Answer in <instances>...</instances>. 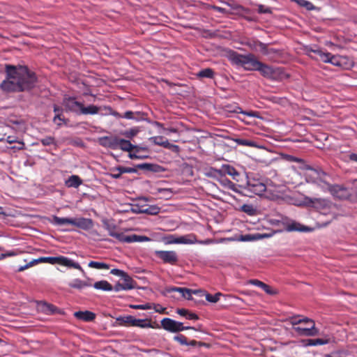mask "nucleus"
Returning <instances> with one entry per match:
<instances>
[{
  "instance_id": "nucleus-1",
  "label": "nucleus",
  "mask_w": 357,
  "mask_h": 357,
  "mask_svg": "<svg viewBox=\"0 0 357 357\" xmlns=\"http://www.w3.org/2000/svg\"><path fill=\"white\" fill-rule=\"evenodd\" d=\"M228 59L233 65L241 66L248 71H259L263 77L271 80H281L286 76L283 68L264 64L250 53L241 54L235 51H231Z\"/></svg>"
},
{
  "instance_id": "nucleus-2",
  "label": "nucleus",
  "mask_w": 357,
  "mask_h": 357,
  "mask_svg": "<svg viewBox=\"0 0 357 357\" xmlns=\"http://www.w3.org/2000/svg\"><path fill=\"white\" fill-rule=\"evenodd\" d=\"M6 79L1 84V88L8 92L24 91L33 89L37 78L34 73L24 66H6Z\"/></svg>"
},
{
  "instance_id": "nucleus-3",
  "label": "nucleus",
  "mask_w": 357,
  "mask_h": 357,
  "mask_svg": "<svg viewBox=\"0 0 357 357\" xmlns=\"http://www.w3.org/2000/svg\"><path fill=\"white\" fill-rule=\"evenodd\" d=\"M329 176L321 169L314 168V183L320 186L324 190H328L333 197L352 202V195L350 187H345L342 185H330L328 183Z\"/></svg>"
},
{
  "instance_id": "nucleus-4",
  "label": "nucleus",
  "mask_w": 357,
  "mask_h": 357,
  "mask_svg": "<svg viewBox=\"0 0 357 357\" xmlns=\"http://www.w3.org/2000/svg\"><path fill=\"white\" fill-rule=\"evenodd\" d=\"M40 262L48 263L52 265L60 264L68 268H74L75 269L79 270L83 273H84V270L78 262H76L73 259L64 256L41 257L38 259H34L24 265L19 266L17 268V271L22 272L29 268V267Z\"/></svg>"
},
{
  "instance_id": "nucleus-5",
  "label": "nucleus",
  "mask_w": 357,
  "mask_h": 357,
  "mask_svg": "<svg viewBox=\"0 0 357 357\" xmlns=\"http://www.w3.org/2000/svg\"><path fill=\"white\" fill-rule=\"evenodd\" d=\"M332 204L326 199H314V213H317L316 220L318 227L327 225L331 220Z\"/></svg>"
},
{
  "instance_id": "nucleus-6",
  "label": "nucleus",
  "mask_w": 357,
  "mask_h": 357,
  "mask_svg": "<svg viewBox=\"0 0 357 357\" xmlns=\"http://www.w3.org/2000/svg\"><path fill=\"white\" fill-rule=\"evenodd\" d=\"M50 222L54 226L71 225L83 230H89L93 226V220L86 218H60L53 215Z\"/></svg>"
},
{
  "instance_id": "nucleus-7",
  "label": "nucleus",
  "mask_w": 357,
  "mask_h": 357,
  "mask_svg": "<svg viewBox=\"0 0 357 357\" xmlns=\"http://www.w3.org/2000/svg\"><path fill=\"white\" fill-rule=\"evenodd\" d=\"M281 224L284 227V230L287 232L298 231L307 233L312 231V227L302 225L288 217H283L281 220Z\"/></svg>"
},
{
  "instance_id": "nucleus-8",
  "label": "nucleus",
  "mask_w": 357,
  "mask_h": 357,
  "mask_svg": "<svg viewBox=\"0 0 357 357\" xmlns=\"http://www.w3.org/2000/svg\"><path fill=\"white\" fill-rule=\"evenodd\" d=\"M161 326L165 331L171 333H178L189 329L195 330L194 327L184 326L182 322L167 317L163 318L161 320Z\"/></svg>"
},
{
  "instance_id": "nucleus-9",
  "label": "nucleus",
  "mask_w": 357,
  "mask_h": 357,
  "mask_svg": "<svg viewBox=\"0 0 357 357\" xmlns=\"http://www.w3.org/2000/svg\"><path fill=\"white\" fill-rule=\"evenodd\" d=\"M314 54H316V59H319L326 63H331L335 66H342L344 59L340 56L333 55L331 53H324L321 50H314Z\"/></svg>"
},
{
  "instance_id": "nucleus-10",
  "label": "nucleus",
  "mask_w": 357,
  "mask_h": 357,
  "mask_svg": "<svg viewBox=\"0 0 357 357\" xmlns=\"http://www.w3.org/2000/svg\"><path fill=\"white\" fill-rule=\"evenodd\" d=\"M112 236L117 239L121 243H135V242H148L151 241V238L142 235H125L122 232H117V234H112Z\"/></svg>"
},
{
  "instance_id": "nucleus-11",
  "label": "nucleus",
  "mask_w": 357,
  "mask_h": 357,
  "mask_svg": "<svg viewBox=\"0 0 357 357\" xmlns=\"http://www.w3.org/2000/svg\"><path fill=\"white\" fill-rule=\"evenodd\" d=\"M247 190L254 193L256 195L261 196L266 190V185L259 179H255L248 177L246 186Z\"/></svg>"
},
{
  "instance_id": "nucleus-12",
  "label": "nucleus",
  "mask_w": 357,
  "mask_h": 357,
  "mask_svg": "<svg viewBox=\"0 0 357 357\" xmlns=\"http://www.w3.org/2000/svg\"><path fill=\"white\" fill-rule=\"evenodd\" d=\"M63 106L66 112H71L80 114L82 103L77 101L74 97H68L63 99Z\"/></svg>"
},
{
  "instance_id": "nucleus-13",
  "label": "nucleus",
  "mask_w": 357,
  "mask_h": 357,
  "mask_svg": "<svg viewBox=\"0 0 357 357\" xmlns=\"http://www.w3.org/2000/svg\"><path fill=\"white\" fill-rule=\"evenodd\" d=\"M155 255L158 258L162 259L164 263L173 265L178 261V255L175 251L158 250L155 251Z\"/></svg>"
},
{
  "instance_id": "nucleus-14",
  "label": "nucleus",
  "mask_w": 357,
  "mask_h": 357,
  "mask_svg": "<svg viewBox=\"0 0 357 357\" xmlns=\"http://www.w3.org/2000/svg\"><path fill=\"white\" fill-rule=\"evenodd\" d=\"M149 140L155 145H158L166 149H172L175 152H178L179 151L178 146L169 143L168 139H165L162 136L151 137L149 138Z\"/></svg>"
},
{
  "instance_id": "nucleus-15",
  "label": "nucleus",
  "mask_w": 357,
  "mask_h": 357,
  "mask_svg": "<svg viewBox=\"0 0 357 357\" xmlns=\"http://www.w3.org/2000/svg\"><path fill=\"white\" fill-rule=\"evenodd\" d=\"M317 333L318 331L314 326V347L335 342V337L331 334H324L320 337H314L317 335Z\"/></svg>"
},
{
  "instance_id": "nucleus-16",
  "label": "nucleus",
  "mask_w": 357,
  "mask_h": 357,
  "mask_svg": "<svg viewBox=\"0 0 357 357\" xmlns=\"http://www.w3.org/2000/svg\"><path fill=\"white\" fill-rule=\"evenodd\" d=\"M220 297H224L226 301L227 300L241 301H243L241 298H240L239 297H237L236 296L225 295L220 292H217L216 294H215L213 295L208 294V293L205 294L206 300L208 302L213 303H217L220 300Z\"/></svg>"
},
{
  "instance_id": "nucleus-17",
  "label": "nucleus",
  "mask_w": 357,
  "mask_h": 357,
  "mask_svg": "<svg viewBox=\"0 0 357 357\" xmlns=\"http://www.w3.org/2000/svg\"><path fill=\"white\" fill-rule=\"evenodd\" d=\"M119 139L117 137L105 136L99 139V144L103 147L117 150Z\"/></svg>"
},
{
  "instance_id": "nucleus-18",
  "label": "nucleus",
  "mask_w": 357,
  "mask_h": 357,
  "mask_svg": "<svg viewBox=\"0 0 357 357\" xmlns=\"http://www.w3.org/2000/svg\"><path fill=\"white\" fill-rule=\"evenodd\" d=\"M136 167L142 170L155 173L160 172L163 169V168L158 164L146 162L138 164L136 165Z\"/></svg>"
},
{
  "instance_id": "nucleus-19",
  "label": "nucleus",
  "mask_w": 357,
  "mask_h": 357,
  "mask_svg": "<svg viewBox=\"0 0 357 357\" xmlns=\"http://www.w3.org/2000/svg\"><path fill=\"white\" fill-rule=\"evenodd\" d=\"M74 317L77 319L89 322L95 319L96 314L89 310L77 311L74 313Z\"/></svg>"
},
{
  "instance_id": "nucleus-20",
  "label": "nucleus",
  "mask_w": 357,
  "mask_h": 357,
  "mask_svg": "<svg viewBox=\"0 0 357 357\" xmlns=\"http://www.w3.org/2000/svg\"><path fill=\"white\" fill-rule=\"evenodd\" d=\"M197 242V236L194 234L178 236L177 244L192 245Z\"/></svg>"
},
{
  "instance_id": "nucleus-21",
  "label": "nucleus",
  "mask_w": 357,
  "mask_h": 357,
  "mask_svg": "<svg viewBox=\"0 0 357 357\" xmlns=\"http://www.w3.org/2000/svg\"><path fill=\"white\" fill-rule=\"evenodd\" d=\"M218 183L225 189L231 190L236 193H241L240 190H238V188L241 186L234 183L226 176L220 180Z\"/></svg>"
},
{
  "instance_id": "nucleus-22",
  "label": "nucleus",
  "mask_w": 357,
  "mask_h": 357,
  "mask_svg": "<svg viewBox=\"0 0 357 357\" xmlns=\"http://www.w3.org/2000/svg\"><path fill=\"white\" fill-rule=\"evenodd\" d=\"M225 139L232 140L239 146H246L250 147H257V143L253 140H250L244 138H232L229 136L225 137Z\"/></svg>"
},
{
  "instance_id": "nucleus-23",
  "label": "nucleus",
  "mask_w": 357,
  "mask_h": 357,
  "mask_svg": "<svg viewBox=\"0 0 357 357\" xmlns=\"http://www.w3.org/2000/svg\"><path fill=\"white\" fill-rule=\"evenodd\" d=\"M122 119H132L135 121H142L146 120L144 117V114L137 112H133L132 111H126L123 115Z\"/></svg>"
},
{
  "instance_id": "nucleus-24",
  "label": "nucleus",
  "mask_w": 357,
  "mask_h": 357,
  "mask_svg": "<svg viewBox=\"0 0 357 357\" xmlns=\"http://www.w3.org/2000/svg\"><path fill=\"white\" fill-rule=\"evenodd\" d=\"M82 183V180L77 175H72L65 181V185L68 188H78Z\"/></svg>"
},
{
  "instance_id": "nucleus-25",
  "label": "nucleus",
  "mask_w": 357,
  "mask_h": 357,
  "mask_svg": "<svg viewBox=\"0 0 357 357\" xmlns=\"http://www.w3.org/2000/svg\"><path fill=\"white\" fill-rule=\"evenodd\" d=\"M246 46H248L250 49L254 51H259L264 47V43L255 39H248L245 43Z\"/></svg>"
},
{
  "instance_id": "nucleus-26",
  "label": "nucleus",
  "mask_w": 357,
  "mask_h": 357,
  "mask_svg": "<svg viewBox=\"0 0 357 357\" xmlns=\"http://www.w3.org/2000/svg\"><path fill=\"white\" fill-rule=\"evenodd\" d=\"M327 139L326 134L317 131L314 133V147L321 149V145H324L323 142L327 140Z\"/></svg>"
},
{
  "instance_id": "nucleus-27",
  "label": "nucleus",
  "mask_w": 357,
  "mask_h": 357,
  "mask_svg": "<svg viewBox=\"0 0 357 357\" xmlns=\"http://www.w3.org/2000/svg\"><path fill=\"white\" fill-rule=\"evenodd\" d=\"M261 53L270 59H273L275 56L280 55L281 51L275 48H268V45L264 43V47L261 49Z\"/></svg>"
},
{
  "instance_id": "nucleus-28",
  "label": "nucleus",
  "mask_w": 357,
  "mask_h": 357,
  "mask_svg": "<svg viewBox=\"0 0 357 357\" xmlns=\"http://www.w3.org/2000/svg\"><path fill=\"white\" fill-rule=\"evenodd\" d=\"M133 147H135L130 140L119 138L118 142V149H121L123 151L130 152L133 150Z\"/></svg>"
},
{
  "instance_id": "nucleus-29",
  "label": "nucleus",
  "mask_w": 357,
  "mask_h": 357,
  "mask_svg": "<svg viewBox=\"0 0 357 357\" xmlns=\"http://www.w3.org/2000/svg\"><path fill=\"white\" fill-rule=\"evenodd\" d=\"M93 287L96 289L102 290L105 291H111L113 290V287L112 286V284L106 280H100L96 282L93 284Z\"/></svg>"
},
{
  "instance_id": "nucleus-30",
  "label": "nucleus",
  "mask_w": 357,
  "mask_h": 357,
  "mask_svg": "<svg viewBox=\"0 0 357 357\" xmlns=\"http://www.w3.org/2000/svg\"><path fill=\"white\" fill-rule=\"evenodd\" d=\"M69 286L72 288L77 289H82L84 287H91V284L87 281H84L80 279H74L73 281H71L69 283Z\"/></svg>"
},
{
  "instance_id": "nucleus-31",
  "label": "nucleus",
  "mask_w": 357,
  "mask_h": 357,
  "mask_svg": "<svg viewBox=\"0 0 357 357\" xmlns=\"http://www.w3.org/2000/svg\"><path fill=\"white\" fill-rule=\"evenodd\" d=\"M123 281V284L124 285L126 290L134 289L136 287L137 282L126 273L125 276L122 278Z\"/></svg>"
},
{
  "instance_id": "nucleus-32",
  "label": "nucleus",
  "mask_w": 357,
  "mask_h": 357,
  "mask_svg": "<svg viewBox=\"0 0 357 357\" xmlns=\"http://www.w3.org/2000/svg\"><path fill=\"white\" fill-rule=\"evenodd\" d=\"M160 208L157 205H151L146 208L139 209L138 213H146L149 215H157L160 213Z\"/></svg>"
},
{
  "instance_id": "nucleus-33",
  "label": "nucleus",
  "mask_w": 357,
  "mask_h": 357,
  "mask_svg": "<svg viewBox=\"0 0 357 357\" xmlns=\"http://www.w3.org/2000/svg\"><path fill=\"white\" fill-rule=\"evenodd\" d=\"M99 107L94 105H89L87 107L82 106L80 114H96L98 113Z\"/></svg>"
},
{
  "instance_id": "nucleus-34",
  "label": "nucleus",
  "mask_w": 357,
  "mask_h": 357,
  "mask_svg": "<svg viewBox=\"0 0 357 357\" xmlns=\"http://www.w3.org/2000/svg\"><path fill=\"white\" fill-rule=\"evenodd\" d=\"M227 174L231 176V178L237 182L240 181V173L234 167L227 164H226V175Z\"/></svg>"
},
{
  "instance_id": "nucleus-35",
  "label": "nucleus",
  "mask_w": 357,
  "mask_h": 357,
  "mask_svg": "<svg viewBox=\"0 0 357 357\" xmlns=\"http://www.w3.org/2000/svg\"><path fill=\"white\" fill-rule=\"evenodd\" d=\"M249 283L252 284V285H254V286L260 287L266 293H267L268 294H273V292H272V291L271 289V287L268 284L264 283L263 282H261L260 280H256V279L250 280L249 281Z\"/></svg>"
},
{
  "instance_id": "nucleus-36",
  "label": "nucleus",
  "mask_w": 357,
  "mask_h": 357,
  "mask_svg": "<svg viewBox=\"0 0 357 357\" xmlns=\"http://www.w3.org/2000/svg\"><path fill=\"white\" fill-rule=\"evenodd\" d=\"M214 75L215 73L213 70L210 68L202 69L196 74V76L199 78L213 79Z\"/></svg>"
},
{
  "instance_id": "nucleus-37",
  "label": "nucleus",
  "mask_w": 357,
  "mask_h": 357,
  "mask_svg": "<svg viewBox=\"0 0 357 357\" xmlns=\"http://www.w3.org/2000/svg\"><path fill=\"white\" fill-rule=\"evenodd\" d=\"M294 331L301 336H312V326L310 328H302V326H294Z\"/></svg>"
},
{
  "instance_id": "nucleus-38",
  "label": "nucleus",
  "mask_w": 357,
  "mask_h": 357,
  "mask_svg": "<svg viewBox=\"0 0 357 357\" xmlns=\"http://www.w3.org/2000/svg\"><path fill=\"white\" fill-rule=\"evenodd\" d=\"M141 131V128L138 126H135L129 130H124L121 132V135L128 139H132L135 137L139 132Z\"/></svg>"
},
{
  "instance_id": "nucleus-39",
  "label": "nucleus",
  "mask_w": 357,
  "mask_h": 357,
  "mask_svg": "<svg viewBox=\"0 0 357 357\" xmlns=\"http://www.w3.org/2000/svg\"><path fill=\"white\" fill-rule=\"evenodd\" d=\"M137 319L132 315L120 316L116 318V321H119L121 324H128L132 326H135Z\"/></svg>"
},
{
  "instance_id": "nucleus-40",
  "label": "nucleus",
  "mask_w": 357,
  "mask_h": 357,
  "mask_svg": "<svg viewBox=\"0 0 357 357\" xmlns=\"http://www.w3.org/2000/svg\"><path fill=\"white\" fill-rule=\"evenodd\" d=\"M165 291L167 293L179 292L182 297H186V294H189V289L185 287H172L166 288Z\"/></svg>"
},
{
  "instance_id": "nucleus-41",
  "label": "nucleus",
  "mask_w": 357,
  "mask_h": 357,
  "mask_svg": "<svg viewBox=\"0 0 357 357\" xmlns=\"http://www.w3.org/2000/svg\"><path fill=\"white\" fill-rule=\"evenodd\" d=\"M89 267L90 268H96V269H109V265L106 264V263H104V262H100V261H91L89 264H88Z\"/></svg>"
},
{
  "instance_id": "nucleus-42",
  "label": "nucleus",
  "mask_w": 357,
  "mask_h": 357,
  "mask_svg": "<svg viewBox=\"0 0 357 357\" xmlns=\"http://www.w3.org/2000/svg\"><path fill=\"white\" fill-rule=\"evenodd\" d=\"M137 167H123V166H118V167H116L114 168L113 171L114 172H120L122 174H124V173H129V174H131V173H137Z\"/></svg>"
},
{
  "instance_id": "nucleus-43",
  "label": "nucleus",
  "mask_w": 357,
  "mask_h": 357,
  "mask_svg": "<svg viewBox=\"0 0 357 357\" xmlns=\"http://www.w3.org/2000/svg\"><path fill=\"white\" fill-rule=\"evenodd\" d=\"M135 326L141 328H153L152 324L148 319H137Z\"/></svg>"
},
{
  "instance_id": "nucleus-44",
  "label": "nucleus",
  "mask_w": 357,
  "mask_h": 357,
  "mask_svg": "<svg viewBox=\"0 0 357 357\" xmlns=\"http://www.w3.org/2000/svg\"><path fill=\"white\" fill-rule=\"evenodd\" d=\"M44 310L47 313L51 314L60 312V310L58 307H56L54 305L46 303L44 304Z\"/></svg>"
},
{
  "instance_id": "nucleus-45",
  "label": "nucleus",
  "mask_w": 357,
  "mask_h": 357,
  "mask_svg": "<svg viewBox=\"0 0 357 357\" xmlns=\"http://www.w3.org/2000/svg\"><path fill=\"white\" fill-rule=\"evenodd\" d=\"M257 6V13L259 14H271L272 10L270 7L265 6L262 4L257 3L255 4Z\"/></svg>"
},
{
  "instance_id": "nucleus-46",
  "label": "nucleus",
  "mask_w": 357,
  "mask_h": 357,
  "mask_svg": "<svg viewBox=\"0 0 357 357\" xmlns=\"http://www.w3.org/2000/svg\"><path fill=\"white\" fill-rule=\"evenodd\" d=\"M218 178V182L226 176V164L222 165L220 169H216L215 172Z\"/></svg>"
},
{
  "instance_id": "nucleus-47",
  "label": "nucleus",
  "mask_w": 357,
  "mask_h": 357,
  "mask_svg": "<svg viewBox=\"0 0 357 357\" xmlns=\"http://www.w3.org/2000/svg\"><path fill=\"white\" fill-rule=\"evenodd\" d=\"M237 111L239 114H243L249 117H257L259 118L257 112L253 111H243L241 107H236Z\"/></svg>"
},
{
  "instance_id": "nucleus-48",
  "label": "nucleus",
  "mask_w": 357,
  "mask_h": 357,
  "mask_svg": "<svg viewBox=\"0 0 357 357\" xmlns=\"http://www.w3.org/2000/svg\"><path fill=\"white\" fill-rule=\"evenodd\" d=\"M241 209L243 212L250 215H254L256 211L254 206L251 204H243Z\"/></svg>"
},
{
  "instance_id": "nucleus-49",
  "label": "nucleus",
  "mask_w": 357,
  "mask_h": 357,
  "mask_svg": "<svg viewBox=\"0 0 357 357\" xmlns=\"http://www.w3.org/2000/svg\"><path fill=\"white\" fill-rule=\"evenodd\" d=\"M300 6L305 8L307 10H312V3L307 0H294Z\"/></svg>"
},
{
  "instance_id": "nucleus-50",
  "label": "nucleus",
  "mask_w": 357,
  "mask_h": 357,
  "mask_svg": "<svg viewBox=\"0 0 357 357\" xmlns=\"http://www.w3.org/2000/svg\"><path fill=\"white\" fill-rule=\"evenodd\" d=\"M350 190L351 193H353L352 202L357 201V179L353 181L351 186L350 187Z\"/></svg>"
},
{
  "instance_id": "nucleus-51",
  "label": "nucleus",
  "mask_w": 357,
  "mask_h": 357,
  "mask_svg": "<svg viewBox=\"0 0 357 357\" xmlns=\"http://www.w3.org/2000/svg\"><path fill=\"white\" fill-rule=\"evenodd\" d=\"M348 355V351L344 349L334 351L330 354L328 357H345Z\"/></svg>"
},
{
  "instance_id": "nucleus-52",
  "label": "nucleus",
  "mask_w": 357,
  "mask_h": 357,
  "mask_svg": "<svg viewBox=\"0 0 357 357\" xmlns=\"http://www.w3.org/2000/svg\"><path fill=\"white\" fill-rule=\"evenodd\" d=\"M309 321H312V320L307 318L301 319L300 317H293L291 321L292 325L294 326Z\"/></svg>"
},
{
  "instance_id": "nucleus-53",
  "label": "nucleus",
  "mask_w": 357,
  "mask_h": 357,
  "mask_svg": "<svg viewBox=\"0 0 357 357\" xmlns=\"http://www.w3.org/2000/svg\"><path fill=\"white\" fill-rule=\"evenodd\" d=\"M174 340L179 342L181 345H185V346L188 345V342L187 340V338L185 337V336H184L182 334H178L177 335H175L174 337Z\"/></svg>"
},
{
  "instance_id": "nucleus-54",
  "label": "nucleus",
  "mask_w": 357,
  "mask_h": 357,
  "mask_svg": "<svg viewBox=\"0 0 357 357\" xmlns=\"http://www.w3.org/2000/svg\"><path fill=\"white\" fill-rule=\"evenodd\" d=\"M178 237L174 235H168L164 238V241L167 244H177Z\"/></svg>"
},
{
  "instance_id": "nucleus-55",
  "label": "nucleus",
  "mask_w": 357,
  "mask_h": 357,
  "mask_svg": "<svg viewBox=\"0 0 357 357\" xmlns=\"http://www.w3.org/2000/svg\"><path fill=\"white\" fill-rule=\"evenodd\" d=\"M43 146H50L55 143V139L53 137H46L40 140Z\"/></svg>"
},
{
  "instance_id": "nucleus-56",
  "label": "nucleus",
  "mask_w": 357,
  "mask_h": 357,
  "mask_svg": "<svg viewBox=\"0 0 357 357\" xmlns=\"http://www.w3.org/2000/svg\"><path fill=\"white\" fill-rule=\"evenodd\" d=\"M130 308L135 310H150L151 306L149 303H146L144 305H130Z\"/></svg>"
},
{
  "instance_id": "nucleus-57",
  "label": "nucleus",
  "mask_w": 357,
  "mask_h": 357,
  "mask_svg": "<svg viewBox=\"0 0 357 357\" xmlns=\"http://www.w3.org/2000/svg\"><path fill=\"white\" fill-rule=\"evenodd\" d=\"M172 190L169 188H157L155 194H163L165 197H170L172 195Z\"/></svg>"
},
{
  "instance_id": "nucleus-58",
  "label": "nucleus",
  "mask_w": 357,
  "mask_h": 357,
  "mask_svg": "<svg viewBox=\"0 0 357 357\" xmlns=\"http://www.w3.org/2000/svg\"><path fill=\"white\" fill-rule=\"evenodd\" d=\"M236 107H240L238 105H227L225 106V111L228 113H236L239 114L236 109Z\"/></svg>"
},
{
  "instance_id": "nucleus-59",
  "label": "nucleus",
  "mask_w": 357,
  "mask_h": 357,
  "mask_svg": "<svg viewBox=\"0 0 357 357\" xmlns=\"http://www.w3.org/2000/svg\"><path fill=\"white\" fill-rule=\"evenodd\" d=\"M110 273L114 275L120 277L122 279V278L123 276H125V275L126 274V272H125L123 270L118 269V268H113L111 270Z\"/></svg>"
},
{
  "instance_id": "nucleus-60",
  "label": "nucleus",
  "mask_w": 357,
  "mask_h": 357,
  "mask_svg": "<svg viewBox=\"0 0 357 357\" xmlns=\"http://www.w3.org/2000/svg\"><path fill=\"white\" fill-rule=\"evenodd\" d=\"M215 172H216V168L211 167L208 169V172L206 173V175L208 177H211V178L216 180L218 182V176H217V174H216V173Z\"/></svg>"
},
{
  "instance_id": "nucleus-61",
  "label": "nucleus",
  "mask_w": 357,
  "mask_h": 357,
  "mask_svg": "<svg viewBox=\"0 0 357 357\" xmlns=\"http://www.w3.org/2000/svg\"><path fill=\"white\" fill-rule=\"evenodd\" d=\"M264 236H262L261 234H257V236H253V237H251L250 235H245V236H241V241H250L252 239H260Z\"/></svg>"
},
{
  "instance_id": "nucleus-62",
  "label": "nucleus",
  "mask_w": 357,
  "mask_h": 357,
  "mask_svg": "<svg viewBox=\"0 0 357 357\" xmlns=\"http://www.w3.org/2000/svg\"><path fill=\"white\" fill-rule=\"evenodd\" d=\"M126 287H124L123 283L118 282L113 287V290L116 292H119L120 291H127Z\"/></svg>"
},
{
  "instance_id": "nucleus-63",
  "label": "nucleus",
  "mask_w": 357,
  "mask_h": 357,
  "mask_svg": "<svg viewBox=\"0 0 357 357\" xmlns=\"http://www.w3.org/2000/svg\"><path fill=\"white\" fill-rule=\"evenodd\" d=\"M57 121H65L64 119L61 117V114L60 113H58L56 114L54 119H53V121L57 124V126H61V123H58Z\"/></svg>"
},
{
  "instance_id": "nucleus-64",
  "label": "nucleus",
  "mask_w": 357,
  "mask_h": 357,
  "mask_svg": "<svg viewBox=\"0 0 357 357\" xmlns=\"http://www.w3.org/2000/svg\"><path fill=\"white\" fill-rule=\"evenodd\" d=\"M185 318L187 319H189V320H197V319H199V317H198L197 314H196L195 313L189 312H188V314H187Z\"/></svg>"
}]
</instances>
